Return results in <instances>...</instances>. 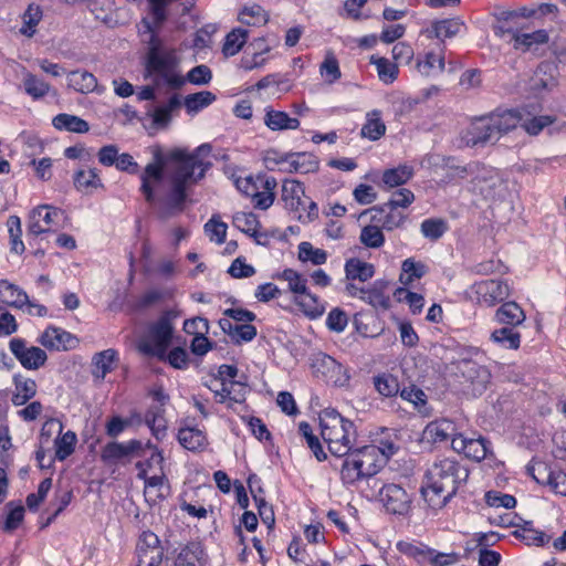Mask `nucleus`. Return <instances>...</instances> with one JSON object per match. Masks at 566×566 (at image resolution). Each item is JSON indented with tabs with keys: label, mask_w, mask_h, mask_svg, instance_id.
<instances>
[{
	"label": "nucleus",
	"mask_w": 566,
	"mask_h": 566,
	"mask_svg": "<svg viewBox=\"0 0 566 566\" xmlns=\"http://www.w3.org/2000/svg\"><path fill=\"white\" fill-rule=\"evenodd\" d=\"M211 150L209 144H202L191 153L176 148L167 155V159L170 161V190L167 197L160 200L158 214L161 219L167 220L184 211L187 189L203 178L206 170L211 165L206 161Z\"/></svg>",
	"instance_id": "nucleus-1"
},
{
	"label": "nucleus",
	"mask_w": 566,
	"mask_h": 566,
	"mask_svg": "<svg viewBox=\"0 0 566 566\" xmlns=\"http://www.w3.org/2000/svg\"><path fill=\"white\" fill-rule=\"evenodd\" d=\"M146 76L150 77L157 87L177 91L186 82L206 85L211 81L212 73L207 65L201 64L192 67L187 76H184L180 70V59L176 51L163 48L159 40L153 36L147 53Z\"/></svg>",
	"instance_id": "nucleus-2"
},
{
	"label": "nucleus",
	"mask_w": 566,
	"mask_h": 566,
	"mask_svg": "<svg viewBox=\"0 0 566 566\" xmlns=\"http://www.w3.org/2000/svg\"><path fill=\"white\" fill-rule=\"evenodd\" d=\"M468 478L469 470L457 460L437 459L424 473L422 496L431 509L440 510L447 505Z\"/></svg>",
	"instance_id": "nucleus-3"
},
{
	"label": "nucleus",
	"mask_w": 566,
	"mask_h": 566,
	"mask_svg": "<svg viewBox=\"0 0 566 566\" xmlns=\"http://www.w3.org/2000/svg\"><path fill=\"white\" fill-rule=\"evenodd\" d=\"M319 428L321 436L333 455L344 457L353 449L357 437L356 427L337 410L321 411Z\"/></svg>",
	"instance_id": "nucleus-4"
},
{
	"label": "nucleus",
	"mask_w": 566,
	"mask_h": 566,
	"mask_svg": "<svg viewBox=\"0 0 566 566\" xmlns=\"http://www.w3.org/2000/svg\"><path fill=\"white\" fill-rule=\"evenodd\" d=\"M177 316L178 314L176 312L168 311L157 322L150 325L147 334L139 342V350L146 355L157 357L158 359H165L166 352L172 340V319Z\"/></svg>",
	"instance_id": "nucleus-5"
},
{
	"label": "nucleus",
	"mask_w": 566,
	"mask_h": 566,
	"mask_svg": "<svg viewBox=\"0 0 566 566\" xmlns=\"http://www.w3.org/2000/svg\"><path fill=\"white\" fill-rule=\"evenodd\" d=\"M557 7L552 3H542L535 7H521L513 10H502L496 14L494 33L500 38H505L506 33L518 29L516 22L518 18L539 19L549 17L553 21L557 15Z\"/></svg>",
	"instance_id": "nucleus-6"
},
{
	"label": "nucleus",
	"mask_w": 566,
	"mask_h": 566,
	"mask_svg": "<svg viewBox=\"0 0 566 566\" xmlns=\"http://www.w3.org/2000/svg\"><path fill=\"white\" fill-rule=\"evenodd\" d=\"M453 364L455 375L462 378L461 384L468 395L476 397L486 390L491 381V373L485 366L469 358L459 359Z\"/></svg>",
	"instance_id": "nucleus-7"
},
{
	"label": "nucleus",
	"mask_w": 566,
	"mask_h": 566,
	"mask_svg": "<svg viewBox=\"0 0 566 566\" xmlns=\"http://www.w3.org/2000/svg\"><path fill=\"white\" fill-rule=\"evenodd\" d=\"M470 293L480 306L492 307L510 296V287L505 281L489 279L472 284Z\"/></svg>",
	"instance_id": "nucleus-8"
},
{
	"label": "nucleus",
	"mask_w": 566,
	"mask_h": 566,
	"mask_svg": "<svg viewBox=\"0 0 566 566\" xmlns=\"http://www.w3.org/2000/svg\"><path fill=\"white\" fill-rule=\"evenodd\" d=\"M311 366L313 374L327 384L345 387L349 382L350 376L347 368L329 355L323 353L314 355Z\"/></svg>",
	"instance_id": "nucleus-9"
},
{
	"label": "nucleus",
	"mask_w": 566,
	"mask_h": 566,
	"mask_svg": "<svg viewBox=\"0 0 566 566\" xmlns=\"http://www.w3.org/2000/svg\"><path fill=\"white\" fill-rule=\"evenodd\" d=\"M62 210L41 205L32 209L28 218V237H39L55 231Z\"/></svg>",
	"instance_id": "nucleus-10"
},
{
	"label": "nucleus",
	"mask_w": 566,
	"mask_h": 566,
	"mask_svg": "<svg viewBox=\"0 0 566 566\" xmlns=\"http://www.w3.org/2000/svg\"><path fill=\"white\" fill-rule=\"evenodd\" d=\"M387 451L385 449H380L375 444L364 446L361 448H357L355 450L352 449L353 453L358 460V467L365 472L367 478L374 476L384 465L386 459L394 454L395 447L394 444H388Z\"/></svg>",
	"instance_id": "nucleus-11"
},
{
	"label": "nucleus",
	"mask_w": 566,
	"mask_h": 566,
	"mask_svg": "<svg viewBox=\"0 0 566 566\" xmlns=\"http://www.w3.org/2000/svg\"><path fill=\"white\" fill-rule=\"evenodd\" d=\"M144 443L139 440L127 442H109L101 451V459L105 463H119L132 458L145 457Z\"/></svg>",
	"instance_id": "nucleus-12"
},
{
	"label": "nucleus",
	"mask_w": 566,
	"mask_h": 566,
	"mask_svg": "<svg viewBox=\"0 0 566 566\" xmlns=\"http://www.w3.org/2000/svg\"><path fill=\"white\" fill-rule=\"evenodd\" d=\"M264 160L269 166L273 164H287L289 170L297 174H310L318 169L317 158L308 153L293 154L277 157L275 151H268Z\"/></svg>",
	"instance_id": "nucleus-13"
},
{
	"label": "nucleus",
	"mask_w": 566,
	"mask_h": 566,
	"mask_svg": "<svg viewBox=\"0 0 566 566\" xmlns=\"http://www.w3.org/2000/svg\"><path fill=\"white\" fill-rule=\"evenodd\" d=\"M380 500L387 512L405 515L410 511L411 497L398 484H387L380 491Z\"/></svg>",
	"instance_id": "nucleus-14"
},
{
	"label": "nucleus",
	"mask_w": 566,
	"mask_h": 566,
	"mask_svg": "<svg viewBox=\"0 0 566 566\" xmlns=\"http://www.w3.org/2000/svg\"><path fill=\"white\" fill-rule=\"evenodd\" d=\"M461 142L468 147L484 146L497 142L488 116L472 122L462 132Z\"/></svg>",
	"instance_id": "nucleus-15"
},
{
	"label": "nucleus",
	"mask_w": 566,
	"mask_h": 566,
	"mask_svg": "<svg viewBox=\"0 0 566 566\" xmlns=\"http://www.w3.org/2000/svg\"><path fill=\"white\" fill-rule=\"evenodd\" d=\"M503 39L512 43L515 50L528 52L536 51L541 45L548 43L549 34L545 29H538L533 32H522L517 29L506 33V36Z\"/></svg>",
	"instance_id": "nucleus-16"
},
{
	"label": "nucleus",
	"mask_w": 566,
	"mask_h": 566,
	"mask_svg": "<svg viewBox=\"0 0 566 566\" xmlns=\"http://www.w3.org/2000/svg\"><path fill=\"white\" fill-rule=\"evenodd\" d=\"M10 350L27 369H39L46 361V354L40 347H27L21 338H12L10 340Z\"/></svg>",
	"instance_id": "nucleus-17"
},
{
	"label": "nucleus",
	"mask_w": 566,
	"mask_h": 566,
	"mask_svg": "<svg viewBox=\"0 0 566 566\" xmlns=\"http://www.w3.org/2000/svg\"><path fill=\"white\" fill-rule=\"evenodd\" d=\"M489 441L484 438H467L463 434L453 437L451 441L452 449L458 453H463L467 458L481 461L489 453Z\"/></svg>",
	"instance_id": "nucleus-18"
},
{
	"label": "nucleus",
	"mask_w": 566,
	"mask_h": 566,
	"mask_svg": "<svg viewBox=\"0 0 566 566\" xmlns=\"http://www.w3.org/2000/svg\"><path fill=\"white\" fill-rule=\"evenodd\" d=\"M281 199L284 202L285 209L294 212H300L301 209L305 210L307 197L303 186L296 180H285L282 185Z\"/></svg>",
	"instance_id": "nucleus-19"
},
{
	"label": "nucleus",
	"mask_w": 566,
	"mask_h": 566,
	"mask_svg": "<svg viewBox=\"0 0 566 566\" xmlns=\"http://www.w3.org/2000/svg\"><path fill=\"white\" fill-rule=\"evenodd\" d=\"M496 140L521 125V111L507 109L488 116Z\"/></svg>",
	"instance_id": "nucleus-20"
},
{
	"label": "nucleus",
	"mask_w": 566,
	"mask_h": 566,
	"mask_svg": "<svg viewBox=\"0 0 566 566\" xmlns=\"http://www.w3.org/2000/svg\"><path fill=\"white\" fill-rule=\"evenodd\" d=\"M247 392V386L234 380L222 381L220 389H213L218 402L227 403L229 408H232L234 403L244 402Z\"/></svg>",
	"instance_id": "nucleus-21"
},
{
	"label": "nucleus",
	"mask_w": 566,
	"mask_h": 566,
	"mask_svg": "<svg viewBox=\"0 0 566 566\" xmlns=\"http://www.w3.org/2000/svg\"><path fill=\"white\" fill-rule=\"evenodd\" d=\"M164 179V165L161 163L148 164L142 175L140 190L147 202L155 201V188L158 187Z\"/></svg>",
	"instance_id": "nucleus-22"
},
{
	"label": "nucleus",
	"mask_w": 566,
	"mask_h": 566,
	"mask_svg": "<svg viewBox=\"0 0 566 566\" xmlns=\"http://www.w3.org/2000/svg\"><path fill=\"white\" fill-rule=\"evenodd\" d=\"M67 87L81 94H88L92 92L102 93L103 90L98 88L97 78L95 75L86 70H74L66 73Z\"/></svg>",
	"instance_id": "nucleus-23"
},
{
	"label": "nucleus",
	"mask_w": 566,
	"mask_h": 566,
	"mask_svg": "<svg viewBox=\"0 0 566 566\" xmlns=\"http://www.w3.org/2000/svg\"><path fill=\"white\" fill-rule=\"evenodd\" d=\"M136 553L137 559L163 560L164 548L161 547L160 541L155 533L145 531L139 536Z\"/></svg>",
	"instance_id": "nucleus-24"
},
{
	"label": "nucleus",
	"mask_w": 566,
	"mask_h": 566,
	"mask_svg": "<svg viewBox=\"0 0 566 566\" xmlns=\"http://www.w3.org/2000/svg\"><path fill=\"white\" fill-rule=\"evenodd\" d=\"M455 424L448 419H440L428 423L423 430V440L431 443H439L458 437Z\"/></svg>",
	"instance_id": "nucleus-25"
},
{
	"label": "nucleus",
	"mask_w": 566,
	"mask_h": 566,
	"mask_svg": "<svg viewBox=\"0 0 566 566\" xmlns=\"http://www.w3.org/2000/svg\"><path fill=\"white\" fill-rule=\"evenodd\" d=\"M526 315L516 302H505L495 312L494 321L505 327L515 328L524 323Z\"/></svg>",
	"instance_id": "nucleus-26"
},
{
	"label": "nucleus",
	"mask_w": 566,
	"mask_h": 566,
	"mask_svg": "<svg viewBox=\"0 0 566 566\" xmlns=\"http://www.w3.org/2000/svg\"><path fill=\"white\" fill-rule=\"evenodd\" d=\"M146 458L144 461L136 462L135 467L138 470L137 478L146 479V475L150 472H158L164 470V457L158 448L150 442L144 443Z\"/></svg>",
	"instance_id": "nucleus-27"
},
{
	"label": "nucleus",
	"mask_w": 566,
	"mask_h": 566,
	"mask_svg": "<svg viewBox=\"0 0 566 566\" xmlns=\"http://www.w3.org/2000/svg\"><path fill=\"white\" fill-rule=\"evenodd\" d=\"M39 342L49 349L66 350L73 346L75 338L61 328L49 327L41 335Z\"/></svg>",
	"instance_id": "nucleus-28"
},
{
	"label": "nucleus",
	"mask_w": 566,
	"mask_h": 566,
	"mask_svg": "<svg viewBox=\"0 0 566 566\" xmlns=\"http://www.w3.org/2000/svg\"><path fill=\"white\" fill-rule=\"evenodd\" d=\"M388 286L389 283L387 281H375L368 289H365L361 301L366 302L367 304L371 305L375 308H389L390 297L386 293Z\"/></svg>",
	"instance_id": "nucleus-29"
},
{
	"label": "nucleus",
	"mask_w": 566,
	"mask_h": 566,
	"mask_svg": "<svg viewBox=\"0 0 566 566\" xmlns=\"http://www.w3.org/2000/svg\"><path fill=\"white\" fill-rule=\"evenodd\" d=\"M117 360V352L108 348L96 353L92 359V375L98 381L104 380L105 376L111 373L114 368V364Z\"/></svg>",
	"instance_id": "nucleus-30"
},
{
	"label": "nucleus",
	"mask_w": 566,
	"mask_h": 566,
	"mask_svg": "<svg viewBox=\"0 0 566 566\" xmlns=\"http://www.w3.org/2000/svg\"><path fill=\"white\" fill-rule=\"evenodd\" d=\"M490 342L503 349L517 350L521 346V334L515 328L502 326L490 334Z\"/></svg>",
	"instance_id": "nucleus-31"
},
{
	"label": "nucleus",
	"mask_w": 566,
	"mask_h": 566,
	"mask_svg": "<svg viewBox=\"0 0 566 566\" xmlns=\"http://www.w3.org/2000/svg\"><path fill=\"white\" fill-rule=\"evenodd\" d=\"M219 325L221 329L238 344L241 342H250L256 335V328L250 324H234L229 318H221Z\"/></svg>",
	"instance_id": "nucleus-32"
},
{
	"label": "nucleus",
	"mask_w": 566,
	"mask_h": 566,
	"mask_svg": "<svg viewBox=\"0 0 566 566\" xmlns=\"http://www.w3.org/2000/svg\"><path fill=\"white\" fill-rule=\"evenodd\" d=\"M555 122V116H536L526 109L521 111V127L531 136H537L544 128L548 127Z\"/></svg>",
	"instance_id": "nucleus-33"
},
{
	"label": "nucleus",
	"mask_w": 566,
	"mask_h": 566,
	"mask_svg": "<svg viewBox=\"0 0 566 566\" xmlns=\"http://www.w3.org/2000/svg\"><path fill=\"white\" fill-rule=\"evenodd\" d=\"M13 382L15 390L12 396V403L14 406H23L36 395L38 386L33 379L15 375Z\"/></svg>",
	"instance_id": "nucleus-34"
},
{
	"label": "nucleus",
	"mask_w": 566,
	"mask_h": 566,
	"mask_svg": "<svg viewBox=\"0 0 566 566\" xmlns=\"http://www.w3.org/2000/svg\"><path fill=\"white\" fill-rule=\"evenodd\" d=\"M0 302L12 307L21 308L29 302L28 295L17 285L7 280H0Z\"/></svg>",
	"instance_id": "nucleus-35"
},
{
	"label": "nucleus",
	"mask_w": 566,
	"mask_h": 566,
	"mask_svg": "<svg viewBox=\"0 0 566 566\" xmlns=\"http://www.w3.org/2000/svg\"><path fill=\"white\" fill-rule=\"evenodd\" d=\"M180 444L190 451H201L208 444L206 433L198 428H182L178 432Z\"/></svg>",
	"instance_id": "nucleus-36"
},
{
	"label": "nucleus",
	"mask_w": 566,
	"mask_h": 566,
	"mask_svg": "<svg viewBox=\"0 0 566 566\" xmlns=\"http://www.w3.org/2000/svg\"><path fill=\"white\" fill-rule=\"evenodd\" d=\"M412 176V167L408 165H400L396 168L386 169L382 172L381 182L385 188L391 189L407 184Z\"/></svg>",
	"instance_id": "nucleus-37"
},
{
	"label": "nucleus",
	"mask_w": 566,
	"mask_h": 566,
	"mask_svg": "<svg viewBox=\"0 0 566 566\" xmlns=\"http://www.w3.org/2000/svg\"><path fill=\"white\" fill-rule=\"evenodd\" d=\"M264 124L271 130L296 129L300 126V120L295 117H290L285 112L268 109L264 116Z\"/></svg>",
	"instance_id": "nucleus-38"
},
{
	"label": "nucleus",
	"mask_w": 566,
	"mask_h": 566,
	"mask_svg": "<svg viewBox=\"0 0 566 566\" xmlns=\"http://www.w3.org/2000/svg\"><path fill=\"white\" fill-rule=\"evenodd\" d=\"M74 186L77 190L86 193H91L98 188H104L96 168L78 170L74 176Z\"/></svg>",
	"instance_id": "nucleus-39"
},
{
	"label": "nucleus",
	"mask_w": 566,
	"mask_h": 566,
	"mask_svg": "<svg viewBox=\"0 0 566 566\" xmlns=\"http://www.w3.org/2000/svg\"><path fill=\"white\" fill-rule=\"evenodd\" d=\"M301 311L311 318H316L325 312V305L319 298L306 290L294 300Z\"/></svg>",
	"instance_id": "nucleus-40"
},
{
	"label": "nucleus",
	"mask_w": 566,
	"mask_h": 566,
	"mask_svg": "<svg viewBox=\"0 0 566 566\" xmlns=\"http://www.w3.org/2000/svg\"><path fill=\"white\" fill-rule=\"evenodd\" d=\"M43 18V11L40 6L31 3L22 14V25L19 32L27 36L32 38L36 33V28Z\"/></svg>",
	"instance_id": "nucleus-41"
},
{
	"label": "nucleus",
	"mask_w": 566,
	"mask_h": 566,
	"mask_svg": "<svg viewBox=\"0 0 566 566\" xmlns=\"http://www.w3.org/2000/svg\"><path fill=\"white\" fill-rule=\"evenodd\" d=\"M344 460L340 468V478L345 484H354L355 482L367 478L360 465L358 467V460L350 450Z\"/></svg>",
	"instance_id": "nucleus-42"
},
{
	"label": "nucleus",
	"mask_w": 566,
	"mask_h": 566,
	"mask_svg": "<svg viewBox=\"0 0 566 566\" xmlns=\"http://www.w3.org/2000/svg\"><path fill=\"white\" fill-rule=\"evenodd\" d=\"M347 280L366 282L375 274L374 265L358 259H350L345 264Z\"/></svg>",
	"instance_id": "nucleus-43"
},
{
	"label": "nucleus",
	"mask_w": 566,
	"mask_h": 566,
	"mask_svg": "<svg viewBox=\"0 0 566 566\" xmlns=\"http://www.w3.org/2000/svg\"><path fill=\"white\" fill-rule=\"evenodd\" d=\"M145 482L144 494L146 500L151 503H156L158 500H161L166 496L164 492H154V489H168L166 486L167 479L164 473V470L155 472L154 475L143 479Z\"/></svg>",
	"instance_id": "nucleus-44"
},
{
	"label": "nucleus",
	"mask_w": 566,
	"mask_h": 566,
	"mask_svg": "<svg viewBox=\"0 0 566 566\" xmlns=\"http://www.w3.org/2000/svg\"><path fill=\"white\" fill-rule=\"evenodd\" d=\"M386 133V125L381 120L380 111L374 109L367 114V120L361 128V136L370 140H378Z\"/></svg>",
	"instance_id": "nucleus-45"
},
{
	"label": "nucleus",
	"mask_w": 566,
	"mask_h": 566,
	"mask_svg": "<svg viewBox=\"0 0 566 566\" xmlns=\"http://www.w3.org/2000/svg\"><path fill=\"white\" fill-rule=\"evenodd\" d=\"M53 126L56 129H64L72 133H86L90 129L88 123L75 115L70 114H59L56 115L53 120Z\"/></svg>",
	"instance_id": "nucleus-46"
},
{
	"label": "nucleus",
	"mask_w": 566,
	"mask_h": 566,
	"mask_svg": "<svg viewBox=\"0 0 566 566\" xmlns=\"http://www.w3.org/2000/svg\"><path fill=\"white\" fill-rule=\"evenodd\" d=\"M298 260L303 263L322 265L327 261V253L323 249L315 248L311 242L304 241L298 244Z\"/></svg>",
	"instance_id": "nucleus-47"
},
{
	"label": "nucleus",
	"mask_w": 566,
	"mask_h": 566,
	"mask_svg": "<svg viewBox=\"0 0 566 566\" xmlns=\"http://www.w3.org/2000/svg\"><path fill=\"white\" fill-rule=\"evenodd\" d=\"M426 274V265L421 262H415L407 259L402 262L399 281L402 285H411L415 280L421 279Z\"/></svg>",
	"instance_id": "nucleus-48"
},
{
	"label": "nucleus",
	"mask_w": 566,
	"mask_h": 566,
	"mask_svg": "<svg viewBox=\"0 0 566 566\" xmlns=\"http://www.w3.org/2000/svg\"><path fill=\"white\" fill-rule=\"evenodd\" d=\"M239 20L248 25H263L268 22L269 14L261 6L253 3L240 11Z\"/></svg>",
	"instance_id": "nucleus-49"
},
{
	"label": "nucleus",
	"mask_w": 566,
	"mask_h": 566,
	"mask_svg": "<svg viewBox=\"0 0 566 566\" xmlns=\"http://www.w3.org/2000/svg\"><path fill=\"white\" fill-rule=\"evenodd\" d=\"M23 86L27 94L34 99L44 97L51 88L49 83L30 72H27L23 75Z\"/></svg>",
	"instance_id": "nucleus-50"
},
{
	"label": "nucleus",
	"mask_w": 566,
	"mask_h": 566,
	"mask_svg": "<svg viewBox=\"0 0 566 566\" xmlns=\"http://www.w3.org/2000/svg\"><path fill=\"white\" fill-rule=\"evenodd\" d=\"M203 557V549L200 544L191 543L184 547L178 554L175 566H197Z\"/></svg>",
	"instance_id": "nucleus-51"
},
{
	"label": "nucleus",
	"mask_w": 566,
	"mask_h": 566,
	"mask_svg": "<svg viewBox=\"0 0 566 566\" xmlns=\"http://www.w3.org/2000/svg\"><path fill=\"white\" fill-rule=\"evenodd\" d=\"M248 40V32L243 29H234L226 36L222 52L226 56L235 55Z\"/></svg>",
	"instance_id": "nucleus-52"
},
{
	"label": "nucleus",
	"mask_w": 566,
	"mask_h": 566,
	"mask_svg": "<svg viewBox=\"0 0 566 566\" xmlns=\"http://www.w3.org/2000/svg\"><path fill=\"white\" fill-rule=\"evenodd\" d=\"M463 23L459 19H446L432 23L433 35L440 40L457 35Z\"/></svg>",
	"instance_id": "nucleus-53"
},
{
	"label": "nucleus",
	"mask_w": 566,
	"mask_h": 566,
	"mask_svg": "<svg viewBox=\"0 0 566 566\" xmlns=\"http://www.w3.org/2000/svg\"><path fill=\"white\" fill-rule=\"evenodd\" d=\"M216 101V95L209 91L189 94L185 97V107L188 113H198Z\"/></svg>",
	"instance_id": "nucleus-54"
},
{
	"label": "nucleus",
	"mask_w": 566,
	"mask_h": 566,
	"mask_svg": "<svg viewBox=\"0 0 566 566\" xmlns=\"http://www.w3.org/2000/svg\"><path fill=\"white\" fill-rule=\"evenodd\" d=\"M233 226L251 237L258 233L260 222L252 212H237L232 219Z\"/></svg>",
	"instance_id": "nucleus-55"
},
{
	"label": "nucleus",
	"mask_w": 566,
	"mask_h": 566,
	"mask_svg": "<svg viewBox=\"0 0 566 566\" xmlns=\"http://www.w3.org/2000/svg\"><path fill=\"white\" fill-rule=\"evenodd\" d=\"M7 227L10 235L11 252L22 254L25 248L21 240L22 229L20 218L18 216H10L7 220Z\"/></svg>",
	"instance_id": "nucleus-56"
},
{
	"label": "nucleus",
	"mask_w": 566,
	"mask_h": 566,
	"mask_svg": "<svg viewBox=\"0 0 566 566\" xmlns=\"http://www.w3.org/2000/svg\"><path fill=\"white\" fill-rule=\"evenodd\" d=\"M76 434L71 430L66 431L61 437H57L54 440L55 458L60 461L65 460L74 452Z\"/></svg>",
	"instance_id": "nucleus-57"
},
{
	"label": "nucleus",
	"mask_w": 566,
	"mask_h": 566,
	"mask_svg": "<svg viewBox=\"0 0 566 566\" xmlns=\"http://www.w3.org/2000/svg\"><path fill=\"white\" fill-rule=\"evenodd\" d=\"M180 106V98L174 95L166 105L158 106L154 109L153 120L158 126H166L171 120V113Z\"/></svg>",
	"instance_id": "nucleus-58"
},
{
	"label": "nucleus",
	"mask_w": 566,
	"mask_h": 566,
	"mask_svg": "<svg viewBox=\"0 0 566 566\" xmlns=\"http://www.w3.org/2000/svg\"><path fill=\"white\" fill-rule=\"evenodd\" d=\"M360 242L371 249L380 248L385 243V237L381 229L374 224L365 226L359 235Z\"/></svg>",
	"instance_id": "nucleus-59"
},
{
	"label": "nucleus",
	"mask_w": 566,
	"mask_h": 566,
	"mask_svg": "<svg viewBox=\"0 0 566 566\" xmlns=\"http://www.w3.org/2000/svg\"><path fill=\"white\" fill-rule=\"evenodd\" d=\"M289 284V290L293 293L294 300L307 290L306 279L292 269H285L280 275Z\"/></svg>",
	"instance_id": "nucleus-60"
},
{
	"label": "nucleus",
	"mask_w": 566,
	"mask_h": 566,
	"mask_svg": "<svg viewBox=\"0 0 566 566\" xmlns=\"http://www.w3.org/2000/svg\"><path fill=\"white\" fill-rule=\"evenodd\" d=\"M420 230L424 238L436 241L446 233L448 226L442 219H426L422 221Z\"/></svg>",
	"instance_id": "nucleus-61"
},
{
	"label": "nucleus",
	"mask_w": 566,
	"mask_h": 566,
	"mask_svg": "<svg viewBox=\"0 0 566 566\" xmlns=\"http://www.w3.org/2000/svg\"><path fill=\"white\" fill-rule=\"evenodd\" d=\"M301 434L306 439L308 448L313 451L315 458L318 461L326 460L327 455L323 450V447L316 436L313 434L312 428L307 422H301L298 424Z\"/></svg>",
	"instance_id": "nucleus-62"
},
{
	"label": "nucleus",
	"mask_w": 566,
	"mask_h": 566,
	"mask_svg": "<svg viewBox=\"0 0 566 566\" xmlns=\"http://www.w3.org/2000/svg\"><path fill=\"white\" fill-rule=\"evenodd\" d=\"M371 63H374L377 67V73L384 83H392L398 74V67L396 64L390 63L385 57H371Z\"/></svg>",
	"instance_id": "nucleus-63"
},
{
	"label": "nucleus",
	"mask_w": 566,
	"mask_h": 566,
	"mask_svg": "<svg viewBox=\"0 0 566 566\" xmlns=\"http://www.w3.org/2000/svg\"><path fill=\"white\" fill-rule=\"evenodd\" d=\"M420 73L430 75L433 71L442 72L444 70V56L440 53L429 52L423 61L417 64Z\"/></svg>",
	"instance_id": "nucleus-64"
}]
</instances>
